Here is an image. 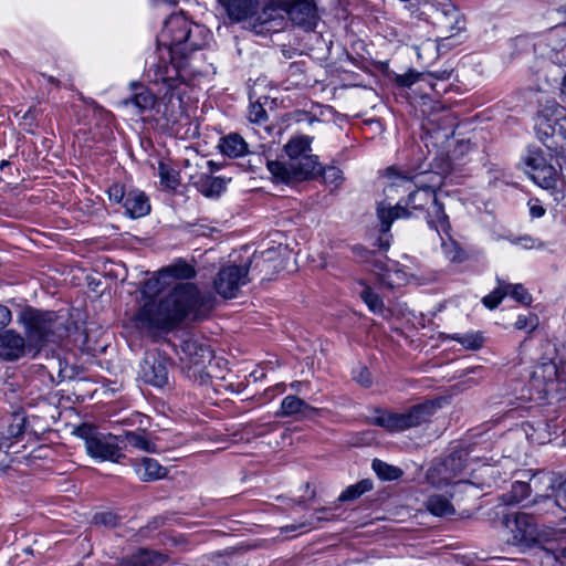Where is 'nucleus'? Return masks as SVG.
I'll use <instances>...</instances> for the list:
<instances>
[{
    "label": "nucleus",
    "mask_w": 566,
    "mask_h": 566,
    "mask_svg": "<svg viewBox=\"0 0 566 566\" xmlns=\"http://www.w3.org/2000/svg\"><path fill=\"white\" fill-rule=\"evenodd\" d=\"M214 296L201 292L193 283L177 284L159 301L145 300L134 316L135 324L146 331H169L187 316L206 317L214 308Z\"/></svg>",
    "instance_id": "nucleus-1"
},
{
    "label": "nucleus",
    "mask_w": 566,
    "mask_h": 566,
    "mask_svg": "<svg viewBox=\"0 0 566 566\" xmlns=\"http://www.w3.org/2000/svg\"><path fill=\"white\" fill-rule=\"evenodd\" d=\"M166 32H171V42L168 46L159 48L158 55L148 63L146 75L155 84H164L167 93H174L181 84L179 67L174 63L172 54L176 52H192L200 48L192 40L191 23L182 15H171L165 22Z\"/></svg>",
    "instance_id": "nucleus-2"
},
{
    "label": "nucleus",
    "mask_w": 566,
    "mask_h": 566,
    "mask_svg": "<svg viewBox=\"0 0 566 566\" xmlns=\"http://www.w3.org/2000/svg\"><path fill=\"white\" fill-rule=\"evenodd\" d=\"M430 203L433 205V210L430 213L429 224L438 233H448L450 229L449 218L438 201V195L433 186L419 187L411 191L407 199L399 200L396 206L379 203L377 216L380 220L381 231L388 232L395 220L408 219L413 216L415 211H423Z\"/></svg>",
    "instance_id": "nucleus-3"
},
{
    "label": "nucleus",
    "mask_w": 566,
    "mask_h": 566,
    "mask_svg": "<svg viewBox=\"0 0 566 566\" xmlns=\"http://www.w3.org/2000/svg\"><path fill=\"white\" fill-rule=\"evenodd\" d=\"M512 533L510 542L521 548L538 547L547 559L557 562L566 557V532L563 530H538L533 517L526 513H518L514 520L507 522Z\"/></svg>",
    "instance_id": "nucleus-4"
},
{
    "label": "nucleus",
    "mask_w": 566,
    "mask_h": 566,
    "mask_svg": "<svg viewBox=\"0 0 566 566\" xmlns=\"http://www.w3.org/2000/svg\"><path fill=\"white\" fill-rule=\"evenodd\" d=\"M440 475L439 482H436L433 472L429 478L432 483L441 485H453L460 490H465L469 486L478 489L491 488L496 484L497 480L502 479L500 470L494 464L484 463L479 468H471L465 463L460 455L451 454L444 462L434 469Z\"/></svg>",
    "instance_id": "nucleus-5"
},
{
    "label": "nucleus",
    "mask_w": 566,
    "mask_h": 566,
    "mask_svg": "<svg viewBox=\"0 0 566 566\" xmlns=\"http://www.w3.org/2000/svg\"><path fill=\"white\" fill-rule=\"evenodd\" d=\"M29 346L41 348L48 343H56L69 334L66 319L53 312L27 311L23 314Z\"/></svg>",
    "instance_id": "nucleus-6"
},
{
    "label": "nucleus",
    "mask_w": 566,
    "mask_h": 566,
    "mask_svg": "<svg viewBox=\"0 0 566 566\" xmlns=\"http://www.w3.org/2000/svg\"><path fill=\"white\" fill-rule=\"evenodd\" d=\"M76 433L84 440L87 454L95 460L119 462L125 457L120 434L102 433L90 424H82L76 429Z\"/></svg>",
    "instance_id": "nucleus-7"
},
{
    "label": "nucleus",
    "mask_w": 566,
    "mask_h": 566,
    "mask_svg": "<svg viewBox=\"0 0 566 566\" xmlns=\"http://www.w3.org/2000/svg\"><path fill=\"white\" fill-rule=\"evenodd\" d=\"M180 363L187 370L188 377L207 381L209 373L206 371L213 358V352L202 339L195 336H186L180 340L179 350Z\"/></svg>",
    "instance_id": "nucleus-8"
},
{
    "label": "nucleus",
    "mask_w": 566,
    "mask_h": 566,
    "mask_svg": "<svg viewBox=\"0 0 566 566\" xmlns=\"http://www.w3.org/2000/svg\"><path fill=\"white\" fill-rule=\"evenodd\" d=\"M438 409L433 401L410 407L405 412H381L373 422L390 432H400L428 422Z\"/></svg>",
    "instance_id": "nucleus-9"
},
{
    "label": "nucleus",
    "mask_w": 566,
    "mask_h": 566,
    "mask_svg": "<svg viewBox=\"0 0 566 566\" xmlns=\"http://www.w3.org/2000/svg\"><path fill=\"white\" fill-rule=\"evenodd\" d=\"M266 167L275 182L291 184L315 178L321 164L315 155L308 154L289 163L266 160Z\"/></svg>",
    "instance_id": "nucleus-10"
},
{
    "label": "nucleus",
    "mask_w": 566,
    "mask_h": 566,
    "mask_svg": "<svg viewBox=\"0 0 566 566\" xmlns=\"http://www.w3.org/2000/svg\"><path fill=\"white\" fill-rule=\"evenodd\" d=\"M527 483L528 493H534L532 506L537 514L555 515L560 507H553L548 502H557V492L562 483L554 472L539 471L534 473Z\"/></svg>",
    "instance_id": "nucleus-11"
},
{
    "label": "nucleus",
    "mask_w": 566,
    "mask_h": 566,
    "mask_svg": "<svg viewBox=\"0 0 566 566\" xmlns=\"http://www.w3.org/2000/svg\"><path fill=\"white\" fill-rule=\"evenodd\" d=\"M169 366L170 360L166 355L149 350L139 366L138 376L144 382L163 388L168 384Z\"/></svg>",
    "instance_id": "nucleus-12"
},
{
    "label": "nucleus",
    "mask_w": 566,
    "mask_h": 566,
    "mask_svg": "<svg viewBox=\"0 0 566 566\" xmlns=\"http://www.w3.org/2000/svg\"><path fill=\"white\" fill-rule=\"evenodd\" d=\"M249 265H227L217 274L213 285L223 298H233L240 289L248 283Z\"/></svg>",
    "instance_id": "nucleus-13"
},
{
    "label": "nucleus",
    "mask_w": 566,
    "mask_h": 566,
    "mask_svg": "<svg viewBox=\"0 0 566 566\" xmlns=\"http://www.w3.org/2000/svg\"><path fill=\"white\" fill-rule=\"evenodd\" d=\"M526 172L542 188H552L555 185L556 170L548 165L539 150H530L524 158Z\"/></svg>",
    "instance_id": "nucleus-14"
},
{
    "label": "nucleus",
    "mask_w": 566,
    "mask_h": 566,
    "mask_svg": "<svg viewBox=\"0 0 566 566\" xmlns=\"http://www.w3.org/2000/svg\"><path fill=\"white\" fill-rule=\"evenodd\" d=\"M434 23L441 34L442 40H449L460 33L465 28V20L461 12L450 3L443 4L436 13Z\"/></svg>",
    "instance_id": "nucleus-15"
},
{
    "label": "nucleus",
    "mask_w": 566,
    "mask_h": 566,
    "mask_svg": "<svg viewBox=\"0 0 566 566\" xmlns=\"http://www.w3.org/2000/svg\"><path fill=\"white\" fill-rule=\"evenodd\" d=\"M283 6L293 23L305 30H313L316 27L318 15L312 0H293Z\"/></svg>",
    "instance_id": "nucleus-16"
},
{
    "label": "nucleus",
    "mask_w": 566,
    "mask_h": 566,
    "mask_svg": "<svg viewBox=\"0 0 566 566\" xmlns=\"http://www.w3.org/2000/svg\"><path fill=\"white\" fill-rule=\"evenodd\" d=\"M130 85L134 90L139 88V91L132 97L120 101L118 104L123 107L133 106L136 109V114H143L144 112L153 109L157 104L156 95L138 83L133 82Z\"/></svg>",
    "instance_id": "nucleus-17"
},
{
    "label": "nucleus",
    "mask_w": 566,
    "mask_h": 566,
    "mask_svg": "<svg viewBox=\"0 0 566 566\" xmlns=\"http://www.w3.org/2000/svg\"><path fill=\"white\" fill-rule=\"evenodd\" d=\"M557 424L553 421H536V422H526L523 426L526 438L531 442H535L538 444H545L553 441L554 437L557 438L556 432Z\"/></svg>",
    "instance_id": "nucleus-18"
},
{
    "label": "nucleus",
    "mask_w": 566,
    "mask_h": 566,
    "mask_svg": "<svg viewBox=\"0 0 566 566\" xmlns=\"http://www.w3.org/2000/svg\"><path fill=\"white\" fill-rule=\"evenodd\" d=\"M25 350V340L12 331L0 335V358L14 360L20 358Z\"/></svg>",
    "instance_id": "nucleus-19"
},
{
    "label": "nucleus",
    "mask_w": 566,
    "mask_h": 566,
    "mask_svg": "<svg viewBox=\"0 0 566 566\" xmlns=\"http://www.w3.org/2000/svg\"><path fill=\"white\" fill-rule=\"evenodd\" d=\"M560 377L556 364L546 361L534 368L531 375V384L539 391H547V387Z\"/></svg>",
    "instance_id": "nucleus-20"
},
{
    "label": "nucleus",
    "mask_w": 566,
    "mask_h": 566,
    "mask_svg": "<svg viewBox=\"0 0 566 566\" xmlns=\"http://www.w3.org/2000/svg\"><path fill=\"white\" fill-rule=\"evenodd\" d=\"M230 20L239 22L252 17L258 9L256 0H219Z\"/></svg>",
    "instance_id": "nucleus-21"
},
{
    "label": "nucleus",
    "mask_w": 566,
    "mask_h": 566,
    "mask_svg": "<svg viewBox=\"0 0 566 566\" xmlns=\"http://www.w3.org/2000/svg\"><path fill=\"white\" fill-rule=\"evenodd\" d=\"M167 560V556L146 548L123 558L122 566H161Z\"/></svg>",
    "instance_id": "nucleus-22"
},
{
    "label": "nucleus",
    "mask_w": 566,
    "mask_h": 566,
    "mask_svg": "<svg viewBox=\"0 0 566 566\" xmlns=\"http://www.w3.org/2000/svg\"><path fill=\"white\" fill-rule=\"evenodd\" d=\"M123 207L130 218H140L150 211L148 198L143 191L137 189L127 191Z\"/></svg>",
    "instance_id": "nucleus-23"
},
{
    "label": "nucleus",
    "mask_w": 566,
    "mask_h": 566,
    "mask_svg": "<svg viewBox=\"0 0 566 566\" xmlns=\"http://www.w3.org/2000/svg\"><path fill=\"white\" fill-rule=\"evenodd\" d=\"M218 148L221 154L230 158L242 157L249 153V146L247 142L241 135L237 133H231L222 137L218 144Z\"/></svg>",
    "instance_id": "nucleus-24"
},
{
    "label": "nucleus",
    "mask_w": 566,
    "mask_h": 566,
    "mask_svg": "<svg viewBox=\"0 0 566 566\" xmlns=\"http://www.w3.org/2000/svg\"><path fill=\"white\" fill-rule=\"evenodd\" d=\"M134 470L142 481L163 479L167 474V469L160 465L157 460L151 458H143L139 462L134 464Z\"/></svg>",
    "instance_id": "nucleus-25"
},
{
    "label": "nucleus",
    "mask_w": 566,
    "mask_h": 566,
    "mask_svg": "<svg viewBox=\"0 0 566 566\" xmlns=\"http://www.w3.org/2000/svg\"><path fill=\"white\" fill-rule=\"evenodd\" d=\"M318 410L310 405H307L301 398L290 395L286 396L281 402V410L277 413L279 416L290 417L297 413H301L305 417H310L312 413H317Z\"/></svg>",
    "instance_id": "nucleus-26"
},
{
    "label": "nucleus",
    "mask_w": 566,
    "mask_h": 566,
    "mask_svg": "<svg viewBox=\"0 0 566 566\" xmlns=\"http://www.w3.org/2000/svg\"><path fill=\"white\" fill-rule=\"evenodd\" d=\"M123 442L126 440L129 446L146 453H157V444L149 439L145 430L125 431Z\"/></svg>",
    "instance_id": "nucleus-27"
},
{
    "label": "nucleus",
    "mask_w": 566,
    "mask_h": 566,
    "mask_svg": "<svg viewBox=\"0 0 566 566\" xmlns=\"http://www.w3.org/2000/svg\"><path fill=\"white\" fill-rule=\"evenodd\" d=\"M311 144L312 138L310 136L297 135L292 137L284 146V150L290 158L289 161L308 155L312 151Z\"/></svg>",
    "instance_id": "nucleus-28"
},
{
    "label": "nucleus",
    "mask_w": 566,
    "mask_h": 566,
    "mask_svg": "<svg viewBox=\"0 0 566 566\" xmlns=\"http://www.w3.org/2000/svg\"><path fill=\"white\" fill-rule=\"evenodd\" d=\"M160 275L167 279L189 280L196 276L195 268L185 260H177L172 264L160 270Z\"/></svg>",
    "instance_id": "nucleus-29"
},
{
    "label": "nucleus",
    "mask_w": 566,
    "mask_h": 566,
    "mask_svg": "<svg viewBox=\"0 0 566 566\" xmlns=\"http://www.w3.org/2000/svg\"><path fill=\"white\" fill-rule=\"evenodd\" d=\"M158 177L160 185L168 190H175L180 185V175L169 163L159 161Z\"/></svg>",
    "instance_id": "nucleus-30"
},
{
    "label": "nucleus",
    "mask_w": 566,
    "mask_h": 566,
    "mask_svg": "<svg viewBox=\"0 0 566 566\" xmlns=\"http://www.w3.org/2000/svg\"><path fill=\"white\" fill-rule=\"evenodd\" d=\"M448 233L440 232L438 233L441 237V248L442 252L446 255L447 259H449L452 262H462L465 260L467 255L463 249L459 245L458 242H455L452 238H450Z\"/></svg>",
    "instance_id": "nucleus-31"
},
{
    "label": "nucleus",
    "mask_w": 566,
    "mask_h": 566,
    "mask_svg": "<svg viewBox=\"0 0 566 566\" xmlns=\"http://www.w3.org/2000/svg\"><path fill=\"white\" fill-rule=\"evenodd\" d=\"M199 191L206 197L219 196L226 188V181L221 177H201L198 182Z\"/></svg>",
    "instance_id": "nucleus-32"
},
{
    "label": "nucleus",
    "mask_w": 566,
    "mask_h": 566,
    "mask_svg": "<svg viewBox=\"0 0 566 566\" xmlns=\"http://www.w3.org/2000/svg\"><path fill=\"white\" fill-rule=\"evenodd\" d=\"M450 339L458 342L465 349L476 350L483 346L484 337L481 332L455 333L448 336Z\"/></svg>",
    "instance_id": "nucleus-33"
},
{
    "label": "nucleus",
    "mask_w": 566,
    "mask_h": 566,
    "mask_svg": "<svg viewBox=\"0 0 566 566\" xmlns=\"http://www.w3.org/2000/svg\"><path fill=\"white\" fill-rule=\"evenodd\" d=\"M328 510L326 507H323L318 511H316L313 515L310 516L308 520L302 522V523H298V524H291V525H286L284 527L281 528L282 532H294V531H297V530H311V528H315L318 526V524L322 522V521H327L329 520V516H328Z\"/></svg>",
    "instance_id": "nucleus-34"
},
{
    "label": "nucleus",
    "mask_w": 566,
    "mask_h": 566,
    "mask_svg": "<svg viewBox=\"0 0 566 566\" xmlns=\"http://www.w3.org/2000/svg\"><path fill=\"white\" fill-rule=\"evenodd\" d=\"M427 509L436 516H449L454 514V507L442 495H431L427 501Z\"/></svg>",
    "instance_id": "nucleus-35"
},
{
    "label": "nucleus",
    "mask_w": 566,
    "mask_h": 566,
    "mask_svg": "<svg viewBox=\"0 0 566 566\" xmlns=\"http://www.w3.org/2000/svg\"><path fill=\"white\" fill-rule=\"evenodd\" d=\"M359 284L364 286V290L360 292V297L368 308L375 314L382 313L385 305L380 296L364 282L360 281Z\"/></svg>",
    "instance_id": "nucleus-36"
},
{
    "label": "nucleus",
    "mask_w": 566,
    "mask_h": 566,
    "mask_svg": "<svg viewBox=\"0 0 566 566\" xmlns=\"http://www.w3.org/2000/svg\"><path fill=\"white\" fill-rule=\"evenodd\" d=\"M371 482L369 480H363L356 484L349 485L338 496L339 502H347L358 499L364 493L371 490Z\"/></svg>",
    "instance_id": "nucleus-37"
},
{
    "label": "nucleus",
    "mask_w": 566,
    "mask_h": 566,
    "mask_svg": "<svg viewBox=\"0 0 566 566\" xmlns=\"http://www.w3.org/2000/svg\"><path fill=\"white\" fill-rule=\"evenodd\" d=\"M166 284H168L167 277L161 276L160 271L157 272V275L146 280L142 290L144 301L158 294Z\"/></svg>",
    "instance_id": "nucleus-38"
},
{
    "label": "nucleus",
    "mask_w": 566,
    "mask_h": 566,
    "mask_svg": "<svg viewBox=\"0 0 566 566\" xmlns=\"http://www.w3.org/2000/svg\"><path fill=\"white\" fill-rule=\"evenodd\" d=\"M373 469L379 478L389 481L397 480L402 474V471L399 468L390 465L378 459L373 461Z\"/></svg>",
    "instance_id": "nucleus-39"
},
{
    "label": "nucleus",
    "mask_w": 566,
    "mask_h": 566,
    "mask_svg": "<svg viewBox=\"0 0 566 566\" xmlns=\"http://www.w3.org/2000/svg\"><path fill=\"white\" fill-rule=\"evenodd\" d=\"M387 177L391 180L385 188V192L388 197L397 187H406V189H409L411 185V180L407 176L397 172L394 168L387 169Z\"/></svg>",
    "instance_id": "nucleus-40"
},
{
    "label": "nucleus",
    "mask_w": 566,
    "mask_h": 566,
    "mask_svg": "<svg viewBox=\"0 0 566 566\" xmlns=\"http://www.w3.org/2000/svg\"><path fill=\"white\" fill-rule=\"evenodd\" d=\"M503 286L505 290L507 289V295H510L513 300L524 305L531 304L532 296L522 284H510L503 281Z\"/></svg>",
    "instance_id": "nucleus-41"
},
{
    "label": "nucleus",
    "mask_w": 566,
    "mask_h": 566,
    "mask_svg": "<svg viewBox=\"0 0 566 566\" xmlns=\"http://www.w3.org/2000/svg\"><path fill=\"white\" fill-rule=\"evenodd\" d=\"M506 295L507 289L505 290L503 286V281L499 280V286L490 294L485 295L482 298V303L485 305V307L494 310Z\"/></svg>",
    "instance_id": "nucleus-42"
},
{
    "label": "nucleus",
    "mask_w": 566,
    "mask_h": 566,
    "mask_svg": "<svg viewBox=\"0 0 566 566\" xmlns=\"http://www.w3.org/2000/svg\"><path fill=\"white\" fill-rule=\"evenodd\" d=\"M530 495L527 483L523 481H516L512 484L510 493V503H520Z\"/></svg>",
    "instance_id": "nucleus-43"
},
{
    "label": "nucleus",
    "mask_w": 566,
    "mask_h": 566,
    "mask_svg": "<svg viewBox=\"0 0 566 566\" xmlns=\"http://www.w3.org/2000/svg\"><path fill=\"white\" fill-rule=\"evenodd\" d=\"M551 84L558 85L560 93L566 96V70L560 66H552L549 71Z\"/></svg>",
    "instance_id": "nucleus-44"
},
{
    "label": "nucleus",
    "mask_w": 566,
    "mask_h": 566,
    "mask_svg": "<svg viewBox=\"0 0 566 566\" xmlns=\"http://www.w3.org/2000/svg\"><path fill=\"white\" fill-rule=\"evenodd\" d=\"M538 325V317L535 314L520 315L515 322V328L533 332Z\"/></svg>",
    "instance_id": "nucleus-45"
},
{
    "label": "nucleus",
    "mask_w": 566,
    "mask_h": 566,
    "mask_svg": "<svg viewBox=\"0 0 566 566\" xmlns=\"http://www.w3.org/2000/svg\"><path fill=\"white\" fill-rule=\"evenodd\" d=\"M322 178L325 184L337 186L343 179V172L339 168L335 166H328L324 169L321 168Z\"/></svg>",
    "instance_id": "nucleus-46"
},
{
    "label": "nucleus",
    "mask_w": 566,
    "mask_h": 566,
    "mask_svg": "<svg viewBox=\"0 0 566 566\" xmlns=\"http://www.w3.org/2000/svg\"><path fill=\"white\" fill-rule=\"evenodd\" d=\"M94 524L103 525L106 527H115L118 523V517L113 512H99L94 515Z\"/></svg>",
    "instance_id": "nucleus-47"
},
{
    "label": "nucleus",
    "mask_w": 566,
    "mask_h": 566,
    "mask_svg": "<svg viewBox=\"0 0 566 566\" xmlns=\"http://www.w3.org/2000/svg\"><path fill=\"white\" fill-rule=\"evenodd\" d=\"M248 117L250 122L260 124L266 120V112L261 104H252Z\"/></svg>",
    "instance_id": "nucleus-48"
},
{
    "label": "nucleus",
    "mask_w": 566,
    "mask_h": 566,
    "mask_svg": "<svg viewBox=\"0 0 566 566\" xmlns=\"http://www.w3.org/2000/svg\"><path fill=\"white\" fill-rule=\"evenodd\" d=\"M127 192L125 191L124 187L118 184H114L108 189V197L109 200L116 202V203H123L126 199Z\"/></svg>",
    "instance_id": "nucleus-49"
},
{
    "label": "nucleus",
    "mask_w": 566,
    "mask_h": 566,
    "mask_svg": "<svg viewBox=\"0 0 566 566\" xmlns=\"http://www.w3.org/2000/svg\"><path fill=\"white\" fill-rule=\"evenodd\" d=\"M419 78V73L415 71H409L403 74H399L396 76V83L400 86L410 87L412 84H415Z\"/></svg>",
    "instance_id": "nucleus-50"
},
{
    "label": "nucleus",
    "mask_w": 566,
    "mask_h": 566,
    "mask_svg": "<svg viewBox=\"0 0 566 566\" xmlns=\"http://www.w3.org/2000/svg\"><path fill=\"white\" fill-rule=\"evenodd\" d=\"M354 380L360 384L364 387H369L371 385L370 373L365 367H359L357 370H354Z\"/></svg>",
    "instance_id": "nucleus-51"
},
{
    "label": "nucleus",
    "mask_w": 566,
    "mask_h": 566,
    "mask_svg": "<svg viewBox=\"0 0 566 566\" xmlns=\"http://www.w3.org/2000/svg\"><path fill=\"white\" fill-rule=\"evenodd\" d=\"M553 507H560L562 511H566V479L562 482L557 492V502H548Z\"/></svg>",
    "instance_id": "nucleus-52"
},
{
    "label": "nucleus",
    "mask_w": 566,
    "mask_h": 566,
    "mask_svg": "<svg viewBox=\"0 0 566 566\" xmlns=\"http://www.w3.org/2000/svg\"><path fill=\"white\" fill-rule=\"evenodd\" d=\"M11 322V312L10 310L0 304V328H3Z\"/></svg>",
    "instance_id": "nucleus-53"
},
{
    "label": "nucleus",
    "mask_w": 566,
    "mask_h": 566,
    "mask_svg": "<svg viewBox=\"0 0 566 566\" xmlns=\"http://www.w3.org/2000/svg\"><path fill=\"white\" fill-rule=\"evenodd\" d=\"M18 421L15 424H11L9 429V433L13 437H19L22 433L23 418L17 417Z\"/></svg>",
    "instance_id": "nucleus-54"
},
{
    "label": "nucleus",
    "mask_w": 566,
    "mask_h": 566,
    "mask_svg": "<svg viewBox=\"0 0 566 566\" xmlns=\"http://www.w3.org/2000/svg\"><path fill=\"white\" fill-rule=\"evenodd\" d=\"M531 216L534 218H541L545 213V209L542 206L534 205L530 208Z\"/></svg>",
    "instance_id": "nucleus-55"
},
{
    "label": "nucleus",
    "mask_w": 566,
    "mask_h": 566,
    "mask_svg": "<svg viewBox=\"0 0 566 566\" xmlns=\"http://www.w3.org/2000/svg\"><path fill=\"white\" fill-rule=\"evenodd\" d=\"M379 276H380V280L384 283H387L389 285L394 284V281H392L391 275H390V271L388 269L385 272L379 273Z\"/></svg>",
    "instance_id": "nucleus-56"
},
{
    "label": "nucleus",
    "mask_w": 566,
    "mask_h": 566,
    "mask_svg": "<svg viewBox=\"0 0 566 566\" xmlns=\"http://www.w3.org/2000/svg\"><path fill=\"white\" fill-rule=\"evenodd\" d=\"M562 440L559 442L560 446L566 447V420L563 423V431H562Z\"/></svg>",
    "instance_id": "nucleus-57"
},
{
    "label": "nucleus",
    "mask_w": 566,
    "mask_h": 566,
    "mask_svg": "<svg viewBox=\"0 0 566 566\" xmlns=\"http://www.w3.org/2000/svg\"><path fill=\"white\" fill-rule=\"evenodd\" d=\"M453 133L452 130V126L449 127V129H446L444 134H443V137L444 138H448L451 134Z\"/></svg>",
    "instance_id": "nucleus-58"
},
{
    "label": "nucleus",
    "mask_w": 566,
    "mask_h": 566,
    "mask_svg": "<svg viewBox=\"0 0 566 566\" xmlns=\"http://www.w3.org/2000/svg\"><path fill=\"white\" fill-rule=\"evenodd\" d=\"M481 370H482V367L479 366V367L471 368L468 373L475 374V373L481 371Z\"/></svg>",
    "instance_id": "nucleus-59"
},
{
    "label": "nucleus",
    "mask_w": 566,
    "mask_h": 566,
    "mask_svg": "<svg viewBox=\"0 0 566 566\" xmlns=\"http://www.w3.org/2000/svg\"><path fill=\"white\" fill-rule=\"evenodd\" d=\"M562 169H564L566 171V157H565V163L564 165H560Z\"/></svg>",
    "instance_id": "nucleus-60"
},
{
    "label": "nucleus",
    "mask_w": 566,
    "mask_h": 566,
    "mask_svg": "<svg viewBox=\"0 0 566 566\" xmlns=\"http://www.w3.org/2000/svg\"><path fill=\"white\" fill-rule=\"evenodd\" d=\"M450 117V114L443 115V119Z\"/></svg>",
    "instance_id": "nucleus-61"
}]
</instances>
